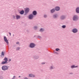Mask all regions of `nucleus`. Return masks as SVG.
I'll return each mask as SVG.
<instances>
[{"mask_svg": "<svg viewBox=\"0 0 79 79\" xmlns=\"http://www.w3.org/2000/svg\"><path fill=\"white\" fill-rule=\"evenodd\" d=\"M8 66L4 65L2 67V69L3 71H6V70H8Z\"/></svg>", "mask_w": 79, "mask_h": 79, "instance_id": "1", "label": "nucleus"}, {"mask_svg": "<svg viewBox=\"0 0 79 79\" xmlns=\"http://www.w3.org/2000/svg\"><path fill=\"white\" fill-rule=\"evenodd\" d=\"M78 19V16H77L75 15H74L73 18V21H76Z\"/></svg>", "mask_w": 79, "mask_h": 79, "instance_id": "2", "label": "nucleus"}, {"mask_svg": "<svg viewBox=\"0 0 79 79\" xmlns=\"http://www.w3.org/2000/svg\"><path fill=\"white\" fill-rule=\"evenodd\" d=\"M5 61H3L1 63V64H6L8 63L7 61H8V60H4Z\"/></svg>", "mask_w": 79, "mask_h": 79, "instance_id": "3", "label": "nucleus"}, {"mask_svg": "<svg viewBox=\"0 0 79 79\" xmlns=\"http://www.w3.org/2000/svg\"><path fill=\"white\" fill-rule=\"evenodd\" d=\"M72 31L73 33H77V32L78 31V30H77V29L76 28H74L73 30Z\"/></svg>", "mask_w": 79, "mask_h": 79, "instance_id": "4", "label": "nucleus"}, {"mask_svg": "<svg viewBox=\"0 0 79 79\" xmlns=\"http://www.w3.org/2000/svg\"><path fill=\"white\" fill-rule=\"evenodd\" d=\"M32 14L34 16H36L37 14V11L35 10H34L33 11Z\"/></svg>", "mask_w": 79, "mask_h": 79, "instance_id": "5", "label": "nucleus"}, {"mask_svg": "<svg viewBox=\"0 0 79 79\" xmlns=\"http://www.w3.org/2000/svg\"><path fill=\"white\" fill-rule=\"evenodd\" d=\"M35 46V45L34 43H31L30 44V47L31 48H34Z\"/></svg>", "mask_w": 79, "mask_h": 79, "instance_id": "6", "label": "nucleus"}, {"mask_svg": "<svg viewBox=\"0 0 79 79\" xmlns=\"http://www.w3.org/2000/svg\"><path fill=\"white\" fill-rule=\"evenodd\" d=\"M4 41H5V42H6V43H7V44H8V41L7 40L6 37V36H4Z\"/></svg>", "mask_w": 79, "mask_h": 79, "instance_id": "7", "label": "nucleus"}, {"mask_svg": "<svg viewBox=\"0 0 79 79\" xmlns=\"http://www.w3.org/2000/svg\"><path fill=\"white\" fill-rule=\"evenodd\" d=\"M29 11V9L28 8H26L25 9V13H28Z\"/></svg>", "mask_w": 79, "mask_h": 79, "instance_id": "8", "label": "nucleus"}, {"mask_svg": "<svg viewBox=\"0 0 79 79\" xmlns=\"http://www.w3.org/2000/svg\"><path fill=\"white\" fill-rule=\"evenodd\" d=\"M15 17L17 19H20V18H21V16L18 15H15Z\"/></svg>", "mask_w": 79, "mask_h": 79, "instance_id": "9", "label": "nucleus"}, {"mask_svg": "<svg viewBox=\"0 0 79 79\" xmlns=\"http://www.w3.org/2000/svg\"><path fill=\"white\" fill-rule=\"evenodd\" d=\"M34 16L32 14H31L30 15V19H32L34 18Z\"/></svg>", "mask_w": 79, "mask_h": 79, "instance_id": "10", "label": "nucleus"}, {"mask_svg": "<svg viewBox=\"0 0 79 79\" xmlns=\"http://www.w3.org/2000/svg\"><path fill=\"white\" fill-rule=\"evenodd\" d=\"M65 18H66V17L65 16H64V15H62L60 17V19H61L63 20V19H64Z\"/></svg>", "mask_w": 79, "mask_h": 79, "instance_id": "11", "label": "nucleus"}, {"mask_svg": "<svg viewBox=\"0 0 79 79\" xmlns=\"http://www.w3.org/2000/svg\"><path fill=\"white\" fill-rule=\"evenodd\" d=\"M55 10L56 11H59L60 10V8L58 6H57L56 7Z\"/></svg>", "mask_w": 79, "mask_h": 79, "instance_id": "12", "label": "nucleus"}, {"mask_svg": "<svg viewBox=\"0 0 79 79\" xmlns=\"http://www.w3.org/2000/svg\"><path fill=\"white\" fill-rule=\"evenodd\" d=\"M76 12L77 13H79V7H78L76 8Z\"/></svg>", "mask_w": 79, "mask_h": 79, "instance_id": "13", "label": "nucleus"}, {"mask_svg": "<svg viewBox=\"0 0 79 79\" xmlns=\"http://www.w3.org/2000/svg\"><path fill=\"white\" fill-rule=\"evenodd\" d=\"M4 55H5V52H2L1 53V57H3Z\"/></svg>", "mask_w": 79, "mask_h": 79, "instance_id": "14", "label": "nucleus"}, {"mask_svg": "<svg viewBox=\"0 0 79 79\" xmlns=\"http://www.w3.org/2000/svg\"><path fill=\"white\" fill-rule=\"evenodd\" d=\"M77 67H78V66H75V65H73L71 66V68L73 69V68H77Z\"/></svg>", "mask_w": 79, "mask_h": 79, "instance_id": "15", "label": "nucleus"}, {"mask_svg": "<svg viewBox=\"0 0 79 79\" xmlns=\"http://www.w3.org/2000/svg\"><path fill=\"white\" fill-rule=\"evenodd\" d=\"M55 11V9H53L51 10V13H54Z\"/></svg>", "mask_w": 79, "mask_h": 79, "instance_id": "16", "label": "nucleus"}, {"mask_svg": "<svg viewBox=\"0 0 79 79\" xmlns=\"http://www.w3.org/2000/svg\"><path fill=\"white\" fill-rule=\"evenodd\" d=\"M58 17V15L56 14V15H53V18H57V17Z\"/></svg>", "mask_w": 79, "mask_h": 79, "instance_id": "17", "label": "nucleus"}, {"mask_svg": "<svg viewBox=\"0 0 79 79\" xmlns=\"http://www.w3.org/2000/svg\"><path fill=\"white\" fill-rule=\"evenodd\" d=\"M30 77H35V75L33 74H30Z\"/></svg>", "mask_w": 79, "mask_h": 79, "instance_id": "18", "label": "nucleus"}, {"mask_svg": "<svg viewBox=\"0 0 79 79\" xmlns=\"http://www.w3.org/2000/svg\"><path fill=\"white\" fill-rule=\"evenodd\" d=\"M24 10H22L20 12V14L21 15H23V14H24Z\"/></svg>", "mask_w": 79, "mask_h": 79, "instance_id": "19", "label": "nucleus"}, {"mask_svg": "<svg viewBox=\"0 0 79 79\" xmlns=\"http://www.w3.org/2000/svg\"><path fill=\"white\" fill-rule=\"evenodd\" d=\"M40 32H44V29L43 28H41V29L40 30Z\"/></svg>", "mask_w": 79, "mask_h": 79, "instance_id": "20", "label": "nucleus"}, {"mask_svg": "<svg viewBox=\"0 0 79 79\" xmlns=\"http://www.w3.org/2000/svg\"><path fill=\"white\" fill-rule=\"evenodd\" d=\"M60 49L58 48L56 49V52H58V51H60Z\"/></svg>", "mask_w": 79, "mask_h": 79, "instance_id": "21", "label": "nucleus"}, {"mask_svg": "<svg viewBox=\"0 0 79 79\" xmlns=\"http://www.w3.org/2000/svg\"><path fill=\"white\" fill-rule=\"evenodd\" d=\"M34 29H35V30H36V29H37V27L36 26H34Z\"/></svg>", "mask_w": 79, "mask_h": 79, "instance_id": "22", "label": "nucleus"}, {"mask_svg": "<svg viewBox=\"0 0 79 79\" xmlns=\"http://www.w3.org/2000/svg\"><path fill=\"white\" fill-rule=\"evenodd\" d=\"M16 50H20V48L19 47H17L16 48Z\"/></svg>", "mask_w": 79, "mask_h": 79, "instance_id": "23", "label": "nucleus"}, {"mask_svg": "<svg viewBox=\"0 0 79 79\" xmlns=\"http://www.w3.org/2000/svg\"><path fill=\"white\" fill-rule=\"evenodd\" d=\"M62 28L64 29V28H66V26L65 25H63L62 26Z\"/></svg>", "mask_w": 79, "mask_h": 79, "instance_id": "24", "label": "nucleus"}, {"mask_svg": "<svg viewBox=\"0 0 79 79\" xmlns=\"http://www.w3.org/2000/svg\"><path fill=\"white\" fill-rule=\"evenodd\" d=\"M50 69H53V67H52V66H51L50 67Z\"/></svg>", "mask_w": 79, "mask_h": 79, "instance_id": "25", "label": "nucleus"}, {"mask_svg": "<svg viewBox=\"0 0 79 79\" xmlns=\"http://www.w3.org/2000/svg\"><path fill=\"white\" fill-rule=\"evenodd\" d=\"M3 79V77L2 76H0V79Z\"/></svg>", "mask_w": 79, "mask_h": 79, "instance_id": "26", "label": "nucleus"}, {"mask_svg": "<svg viewBox=\"0 0 79 79\" xmlns=\"http://www.w3.org/2000/svg\"><path fill=\"white\" fill-rule=\"evenodd\" d=\"M44 18H47V15H44Z\"/></svg>", "mask_w": 79, "mask_h": 79, "instance_id": "27", "label": "nucleus"}, {"mask_svg": "<svg viewBox=\"0 0 79 79\" xmlns=\"http://www.w3.org/2000/svg\"><path fill=\"white\" fill-rule=\"evenodd\" d=\"M15 77H16L15 76H14L11 79H15Z\"/></svg>", "mask_w": 79, "mask_h": 79, "instance_id": "28", "label": "nucleus"}, {"mask_svg": "<svg viewBox=\"0 0 79 79\" xmlns=\"http://www.w3.org/2000/svg\"><path fill=\"white\" fill-rule=\"evenodd\" d=\"M38 39H40L41 38V37H40V36H38Z\"/></svg>", "mask_w": 79, "mask_h": 79, "instance_id": "29", "label": "nucleus"}, {"mask_svg": "<svg viewBox=\"0 0 79 79\" xmlns=\"http://www.w3.org/2000/svg\"><path fill=\"white\" fill-rule=\"evenodd\" d=\"M45 64V62H42L41 63V64Z\"/></svg>", "mask_w": 79, "mask_h": 79, "instance_id": "30", "label": "nucleus"}, {"mask_svg": "<svg viewBox=\"0 0 79 79\" xmlns=\"http://www.w3.org/2000/svg\"><path fill=\"white\" fill-rule=\"evenodd\" d=\"M12 17L13 18H14V19H15V16L14 15H13Z\"/></svg>", "mask_w": 79, "mask_h": 79, "instance_id": "31", "label": "nucleus"}, {"mask_svg": "<svg viewBox=\"0 0 79 79\" xmlns=\"http://www.w3.org/2000/svg\"><path fill=\"white\" fill-rule=\"evenodd\" d=\"M4 60H8V58L7 57H5L4 58Z\"/></svg>", "mask_w": 79, "mask_h": 79, "instance_id": "32", "label": "nucleus"}, {"mask_svg": "<svg viewBox=\"0 0 79 79\" xmlns=\"http://www.w3.org/2000/svg\"><path fill=\"white\" fill-rule=\"evenodd\" d=\"M24 79H28L27 77H25L24 78Z\"/></svg>", "mask_w": 79, "mask_h": 79, "instance_id": "33", "label": "nucleus"}, {"mask_svg": "<svg viewBox=\"0 0 79 79\" xmlns=\"http://www.w3.org/2000/svg\"><path fill=\"white\" fill-rule=\"evenodd\" d=\"M73 74V73H69V74Z\"/></svg>", "mask_w": 79, "mask_h": 79, "instance_id": "34", "label": "nucleus"}, {"mask_svg": "<svg viewBox=\"0 0 79 79\" xmlns=\"http://www.w3.org/2000/svg\"><path fill=\"white\" fill-rule=\"evenodd\" d=\"M16 44H19V42H17Z\"/></svg>", "mask_w": 79, "mask_h": 79, "instance_id": "35", "label": "nucleus"}, {"mask_svg": "<svg viewBox=\"0 0 79 79\" xmlns=\"http://www.w3.org/2000/svg\"><path fill=\"white\" fill-rule=\"evenodd\" d=\"M8 61H9V62H10V61H11V60H8Z\"/></svg>", "mask_w": 79, "mask_h": 79, "instance_id": "36", "label": "nucleus"}, {"mask_svg": "<svg viewBox=\"0 0 79 79\" xmlns=\"http://www.w3.org/2000/svg\"><path fill=\"white\" fill-rule=\"evenodd\" d=\"M28 18L29 19H30V15H29Z\"/></svg>", "mask_w": 79, "mask_h": 79, "instance_id": "37", "label": "nucleus"}, {"mask_svg": "<svg viewBox=\"0 0 79 79\" xmlns=\"http://www.w3.org/2000/svg\"><path fill=\"white\" fill-rule=\"evenodd\" d=\"M9 34H10V35L11 36V33H9Z\"/></svg>", "mask_w": 79, "mask_h": 79, "instance_id": "38", "label": "nucleus"}, {"mask_svg": "<svg viewBox=\"0 0 79 79\" xmlns=\"http://www.w3.org/2000/svg\"><path fill=\"white\" fill-rule=\"evenodd\" d=\"M56 53L57 55H58V52H56Z\"/></svg>", "mask_w": 79, "mask_h": 79, "instance_id": "39", "label": "nucleus"}, {"mask_svg": "<svg viewBox=\"0 0 79 79\" xmlns=\"http://www.w3.org/2000/svg\"><path fill=\"white\" fill-rule=\"evenodd\" d=\"M19 78L21 77V76H19Z\"/></svg>", "mask_w": 79, "mask_h": 79, "instance_id": "40", "label": "nucleus"}, {"mask_svg": "<svg viewBox=\"0 0 79 79\" xmlns=\"http://www.w3.org/2000/svg\"><path fill=\"white\" fill-rule=\"evenodd\" d=\"M29 77H30V74H29Z\"/></svg>", "mask_w": 79, "mask_h": 79, "instance_id": "41", "label": "nucleus"}]
</instances>
